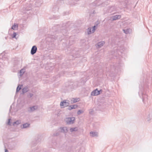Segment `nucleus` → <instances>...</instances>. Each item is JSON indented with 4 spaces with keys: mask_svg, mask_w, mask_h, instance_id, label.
Here are the masks:
<instances>
[{
    "mask_svg": "<svg viewBox=\"0 0 152 152\" xmlns=\"http://www.w3.org/2000/svg\"><path fill=\"white\" fill-rule=\"evenodd\" d=\"M128 2V1H126V2H125V6H126L127 5V3Z\"/></svg>",
    "mask_w": 152,
    "mask_h": 152,
    "instance_id": "nucleus-32",
    "label": "nucleus"
},
{
    "mask_svg": "<svg viewBox=\"0 0 152 152\" xmlns=\"http://www.w3.org/2000/svg\"><path fill=\"white\" fill-rule=\"evenodd\" d=\"M11 120V119H9L8 122L7 123V124L9 125H11V123H10V120Z\"/></svg>",
    "mask_w": 152,
    "mask_h": 152,
    "instance_id": "nucleus-27",
    "label": "nucleus"
},
{
    "mask_svg": "<svg viewBox=\"0 0 152 152\" xmlns=\"http://www.w3.org/2000/svg\"><path fill=\"white\" fill-rule=\"evenodd\" d=\"M30 125V124L28 123H26L23 124V128H26L29 126Z\"/></svg>",
    "mask_w": 152,
    "mask_h": 152,
    "instance_id": "nucleus-18",
    "label": "nucleus"
},
{
    "mask_svg": "<svg viewBox=\"0 0 152 152\" xmlns=\"http://www.w3.org/2000/svg\"><path fill=\"white\" fill-rule=\"evenodd\" d=\"M80 99L78 98H73L71 100V102L72 103H76L77 102H78L80 100Z\"/></svg>",
    "mask_w": 152,
    "mask_h": 152,
    "instance_id": "nucleus-13",
    "label": "nucleus"
},
{
    "mask_svg": "<svg viewBox=\"0 0 152 152\" xmlns=\"http://www.w3.org/2000/svg\"><path fill=\"white\" fill-rule=\"evenodd\" d=\"M98 133L96 132H90V135L92 137L98 136Z\"/></svg>",
    "mask_w": 152,
    "mask_h": 152,
    "instance_id": "nucleus-12",
    "label": "nucleus"
},
{
    "mask_svg": "<svg viewBox=\"0 0 152 152\" xmlns=\"http://www.w3.org/2000/svg\"><path fill=\"white\" fill-rule=\"evenodd\" d=\"M96 27L95 26H93L92 28H89L87 29V31L88 34H91L92 33H93L95 30V28Z\"/></svg>",
    "mask_w": 152,
    "mask_h": 152,
    "instance_id": "nucleus-6",
    "label": "nucleus"
},
{
    "mask_svg": "<svg viewBox=\"0 0 152 152\" xmlns=\"http://www.w3.org/2000/svg\"><path fill=\"white\" fill-rule=\"evenodd\" d=\"M75 118L74 117L67 118L66 119V122L68 124H72L74 123Z\"/></svg>",
    "mask_w": 152,
    "mask_h": 152,
    "instance_id": "nucleus-1",
    "label": "nucleus"
},
{
    "mask_svg": "<svg viewBox=\"0 0 152 152\" xmlns=\"http://www.w3.org/2000/svg\"><path fill=\"white\" fill-rule=\"evenodd\" d=\"M101 92H102V90L99 91L96 88L91 92V95L93 96H97L100 94Z\"/></svg>",
    "mask_w": 152,
    "mask_h": 152,
    "instance_id": "nucleus-4",
    "label": "nucleus"
},
{
    "mask_svg": "<svg viewBox=\"0 0 152 152\" xmlns=\"http://www.w3.org/2000/svg\"><path fill=\"white\" fill-rule=\"evenodd\" d=\"M19 85L17 88L16 90V92H18L21 89V87H19Z\"/></svg>",
    "mask_w": 152,
    "mask_h": 152,
    "instance_id": "nucleus-21",
    "label": "nucleus"
},
{
    "mask_svg": "<svg viewBox=\"0 0 152 152\" xmlns=\"http://www.w3.org/2000/svg\"><path fill=\"white\" fill-rule=\"evenodd\" d=\"M59 135V133L58 132H56L55 133H54L53 134V136H56Z\"/></svg>",
    "mask_w": 152,
    "mask_h": 152,
    "instance_id": "nucleus-26",
    "label": "nucleus"
},
{
    "mask_svg": "<svg viewBox=\"0 0 152 152\" xmlns=\"http://www.w3.org/2000/svg\"><path fill=\"white\" fill-rule=\"evenodd\" d=\"M37 47L35 46H33L31 49V55H33L35 53L37 52Z\"/></svg>",
    "mask_w": 152,
    "mask_h": 152,
    "instance_id": "nucleus-7",
    "label": "nucleus"
},
{
    "mask_svg": "<svg viewBox=\"0 0 152 152\" xmlns=\"http://www.w3.org/2000/svg\"><path fill=\"white\" fill-rule=\"evenodd\" d=\"M5 152H9L8 151L7 149H5Z\"/></svg>",
    "mask_w": 152,
    "mask_h": 152,
    "instance_id": "nucleus-34",
    "label": "nucleus"
},
{
    "mask_svg": "<svg viewBox=\"0 0 152 152\" xmlns=\"http://www.w3.org/2000/svg\"><path fill=\"white\" fill-rule=\"evenodd\" d=\"M37 108V106H33L32 107H30L29 108V109L28 110V111L30 112H32L34 111Z\"/></svg>",
    "mask_w": 152,
    "mask_h": 152,
    "instance_id": "nucleus-10",
    "label": "nucleus"
},
{
    "mask_svg": "<svg viewBox=\"0 0 152 152\" xmlns=\"http://www.w3.org/2000/svg\"><path fill=\"white\" fill-rule=\"evenodd\" d=\"M71 107H72L71 105L69 106L68 107L67 109L68 110H71L72 109H71Z\"/></svg>",
    "mask_w": 152,
    "mask_h": 152,
    "instance_id": "nucleus-29",
    "label": "nucleus"
},
{
    "mask_svg": "<svg viewBox=\"0 0 152 152\" xmlns=\"http://www.w3.org/2000/svg\"><path fill=\"white\" fill-rule=\"evenodd\" d=\"M18 25L17 24L15 23L11 28L14 30H16L18 28Z\"/></svg>",
    "mask_w": 152,
    "mask_h": 152,
    "instance_id": "nucleus-16",
    "label": "nucleus"
},
{
    "mask_svg": "<svg viewBox=\"0 0 152 152\" xmlns=\"http://www.w3.org/2000/svg\"><path fill=\"white\" fill-rule=\"evenodd\" d=\"M16 36V33L15 32H14L13 33V36H12V37L13 38H15V37Z\"/></svg>",
    "mask_w": 152,
    "mask_h": 152,
    "instance_id": "nucleus-28",
    "label": "nucleus"
},
{
    "mask_svg": "<svg viewBox=\"0 0 152 152\" xmlns=\"http://www.w3.org/2000/svg\"><path fill=\"white\" fill-rule=\"evenodd\" d=\"M147 120L148 121H151L152 119V115L151 114H149L147 116Z\"/></svg>",
    "mask_w": 152,
    "mask_h": 152,
    "instance_id": "nucleus-15",
    "label": "nucleus"
},
{
    "mask_svg": "<svg viewBox=\"0 0 152 152\" xmlns=\"http://www.w3.org/2000/svg\"><path fill=\"white\" fill-rule=\"evenodd\" d=\"M69 104V101L67 100H64L62 102H61L60 103L61 106H64L63 107L68 106Z\"/></svg>",
    "mask_w": 152,
    "mask_h": 152,
    "instance_id": "nucleus-3",
    "label": "nucleus"
},
{
    "mask_svg": "<svg viewBox=\"0 0 152 152\" xmlns=\"http://www.w3.org/2000/svg\"><path fill=\"white\" fill-rule=\"evenodd\" d=\"M60 129L61 132L66 133L68 131L67 128L66 127H60Z\"/></svg>",
    "mask_w": 152,
    "mask_h": 152,
    "instance_id": "nucleus-8",
    "label": "nucleus"
},
{
    "mask_svg": "<svg viewBox=\"0 0 152 152\" xmlns=\"http://www.w3.org/2000/svg\"><path fill=\"white\" fill-rule=\"evenodd\" d=\"M93 111L92 110H91V111H89V113L91 114H92L93 113Z\"/></svg>",
    "mask_w": 152,
    "mask_h": 152,
    "instance_id": "nucleus-30",
    "label": "nucleus"
},
{
    "mask_svg": "<svg viewBox=\"0 0 152 152\" xmlns=\"http://www.w3.org/2000/svg\"><path fill=\"white\" fill-rule=\"evenodd\" d=\"M43 3L42 0H36L35 5L36 7H40Z\"/></svg>",
    "mask_w": 152,
    "mask_h": 152,
    "instance_id": "nucleus-5",
    "label": "nucleus"
},
{
    "mask_svg": "<svg viewBox=\"0 0 152 152\" xmlns=\"http://www.w3.org/2000/svg\"><path fill=\"white\" fill-rule=\"evenodd\" d=\"M61 32H62V33H63L64 32L66 33V30H64H64H62Z\"/></svg>",
    "mask_w": 152,
    "mask_h": 152,
    "instance_id": "nucleus-31",
    "label": "nucleus"
},
{
    "mask_svg": "<svg viewBox=\"0 0 152 152\" xmlns=\"http://www.w3.org/2000/svg\"><path fill=\"white\" fill-rule=\"evenodd\" d=\"M121 17V15H116L112 17V19L113 20H115L120 18Z\"/></svg>",
    "mask_w": 152,
    "mask_h": 152,
    "instance_id": "nucleus-11",
    "label": "nucleus"
},
{
    "mask_svg": "<svg viewBox=\"0 0 152 152\" xmlns=\"http://www.w3.org/2000/svg\"><path fill=\"white\" fill-rule=\"evenodd\" d=\"M123 31L126 34H128L129 33L130 29L129 28H128L126 29H123Z\"/></svg>",
    "mask_w": 152,
    "mask_h": 152,
    "instance_id": "nucleus-17",
    "label": "nucleus"
},
{
    "mask_svg": "<svg viewBox=\"0 0 152 152\" xmlns=\"http://www.w3.org/2000/svg\"><path fill=\"white\" fill-rule=\"evenodd\" d=\"M83 113V111L82 110H79L77 111V114L78 115H80L81 113Z\"/></svg>",
    "mask_w": 152,
    "mask_h": 152,
    "instance_id": "nucleus-22",
    "label": "nucleus"
},
{
    "mask_svg": "<svg viewBox=\"0 0 152 152\" xmlns=\"http://www.w3.org/2000/svg\"><path fill=\"white\" fill-rule=\"evenodd\" d=\"M5 39H6L7 38H6V37H5Z\"/></svg>",
    "mask_w": 152,
    "mask_h": 152,
    "instance_id": "nucleus-35",
    "label": "nucleus"
},
{
    "mask_svg": "<svg viewBox=\"0 0 152 152\" xmlns=\"http://www.w3.org/2000/svg\"><path fill=\"white\" fill-rule=\"evenodd\" d=\"M105 43V42L104 41L101 42H98L96 45V48H100Z\"/></svg>",
    "mask_w": 152,
    "mask_h": 152,
    "instance_id": "nucleus-9",
    "label": "nucleus"
},
{
    "mask_svg": "<svg viewBox=\"0 0 152 152\" xmlns=\"http://www.w3.org/2000/svg\"><path fill=\"white\" fill-rule=\"evenodd\" d=\"M71 105V107H71V109H75V108H77V107H78L77 105H76V104H75V105Z\"/></svg>",
    "mask_w": 152,
    "mask_h": 152,
    "instance_id": "nucleus-20",
    "label": "nucleus"
},
{
    "mask_svg": "<svg viewBox=\"0 0 152 152\" xmlns=\"http://www.w3.org/2000/svg\"><path fill=\"white\" fill-rule=\"evenodd\" d=\"M20 121H17L15 122H14L13 123V125H14L15 124H20Z\"/></svg>",
    "mask_w": 152,
    "mask_h": 152,
    "instance_id": "nucleus-24",
    "label": "nucleus"
},
{
    "mask_svg": "<svg viewBox=\"0 0 152 152\" xmlns=\"http://www.w3.org/2000/svg\"><path fill=\"white\" fill-rule=\"evenodd\" d=\"M78 130L77 127H76L75 128H71L70 129V131L71 132H73L74 131H76Z\"/></svg>",
    "mask_w": 152,
    "mask_h": 152,
    "instance_id": "nucleus-19",
    "label": "nucleus"
},
{
    "mask_svg": "<svg viewBox=\"0 0 152 152\" xmlns=\"http://www.w3.org/2000/svg\"><path fill=\"white\" fill-rule=\"evenodd\" d=\"M28 90V89L27 87H26L22 89V93L23 94H24L26 92H27Z\"/></svg>",
    "mask_w": 152,
    "mask_h": 152,
    "instance_id": "nucleus-14",
    "label": "nucleus"
},
{
    "mask_svg": "<svg viewBox=\"0 0 152 152\" xmlns=\"http://www.w3.org/2000/svg\"><path fill=\"white\" fill-rule=\"evenodd\" d=\"M23 69L21 70L20 71V73H24V72H23Z\"/></svg>",
    "mask_w": 152,
    "mask_h": 152,
    "instance_id": "nucleus-33",
    "label": "nucleus"
},
{
    "mask_svg": "<svg viewBox=\"0 0 152 152\" xmlns=\"http://www.w3.org/2000/svg\"><path fill=\"white\" fill-rule=\"evenodd\" d=\"M33 96V94L31 93H29L28 95V97L31 98Z\"/></svg>",
    "mask_w": 152,
    "mask_h": 152,
    "instance_id": "nucleus-25",
    "label": "nucleus"
},
{
    "mask_svg": "<svg viewBox=\"0 0 152 152\" xmlns=\"http://www.w3.org/2000/svg\"><path fill=\"white\" fill-rule=\"evenodd\" d=\"M32 5L31 4H29L27 6L25 9L23 11V12L24 13H27L28 14L30 13V11L31 9Z\"/></svg>",
    "mask_w": 152,
    "mask_h": 152,
    "instance_id": "nucleus-2",
    "label": "nucleus"
},
{
    "mask_svg": "<svg viewBox=\"0 0 152 152\" xmlns=\"http://www.w3.org/2000/svg\"><path fill=\"white\" fill-rule=\"evenodd\" d=\"M142 94V101L143 102H144V100H145V98H147V95H143V94Z\"/></svg>",
    "mask_w": 152,
    "mask_h": 152,
    "instance_id": "nucleus-23",
    "label": "nucleus"
}]
</instances>
